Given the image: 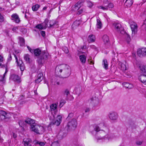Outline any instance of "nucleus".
<instances>
[{"instance_id":"f257e3e1","label":"nucleus","mask_w":146,"mask_h":146,"mask_svg":"<svg viewBox=\"0 0 146 146\" xmlns=\"http://www.w3.org/2000/svg\"><path fill=\"white\" fill-rule=\"evenodd\" d=\"M55 71L60 74L61 77L63 78L68 77L71 74V70L68 65L62 64L58 65L55 68Z\"/></svg>"},{"instance_id":"f03ea898","label":"nucleus","mask_w":146,"mask_h":146,"mask_svg":"<svg viewBox=\"0 0 146 146\" xmlns=\"http://www.w3.org/2000/svg\"><path fill=\"white\" fill-rule=\"evenodd\" d=\"M34 54L35 56H38L37 62L39 65H43L48 58V54L44 51L41 52L38 48L34 49Z\"/></svg>"},{"instance_id":"7ed1b4c3","label":"nucleus","mask_w":146,"mask_h":146,"mask_svg":"<svg viewBox=\"0 0 146 146\" xmlns=\"http://www.w3.org/2000/svg\"><path fill=\"white\" fill-rule=\"evenodd\" d=\"M30 129L32 131L37 134H41L44 131V127L35 123L31 125Z\"/></svg>"},{"instance_id":"20e7f679","label":"nucleus","mask_w":146,"mask_h":146,"mask_svg":"<svg viewBox=\"0 0 146 146\" xmlns=\"http://www.w3.org/2000/svg\"><path fill=\"white\" fill-rule=\"evenodd\" d=\"M77 124L76 119H73L71 121L68 122L65 127V129L68 131L74 130L76 127Z\"/></svg>"},{"instance_id":"39448f33","label":"nucleus","mask_w":146,"mask_h":146,"mask_svg":"<svg viewBox=\"0 0 146 146\" xmlns=\"http://www.w3.org/2000/svg\"><path fill=\"white\" fill-rule=\"evenodd\" d=\"M35 122V120L31 118L27 119L25 120H20L19 121V124L20 126L21 127H23L26 126V124H30L31 125L32 124H33Z\"/></svg>"},{"instance_id":"423d86ee","label":"nucleus","mask_w":146,"mask_h":146,"mask_svg":"<svg viewBox=\"0 0 146 146\" xmlns=\"http://www.w3.org/2000/svg\"><path fill=\"white\" fill-rule=\"evenodd\" d=\"M62 119V117L61 115H58L56 119H53L52 121L48 125V127H51L54 125H55L57 126H58L61 122Z\"/></svg>"},{"instance_id":"0eeeda50","label":"nucleus","mask_w":146,"mask_h":146,"mask_svg":"<svg viewBox=\"0 0 146 146\" xmlns=\"http://www.w3.org/2000/svg\"><path fill=\"white\" fill-rule=\"evenodd\" d=\"M113 26L114 27L115 30L119 33L122 34H124L125 33L124 29L121 26V24L117 23H115L113 24Z\"/></svg>"},{"instance_id":"6e6552de","label":"nucleus","mask_w":146,"mask_h":146,"mask_svg":"<svg viewBox=\"0 0 146 146\" xmlns=\"http://www.w3.org/2000/svg\"><path fill=\"white\" fill-rule=\"evenodd\" d=\"M109 117L112 121H116L118 117L117 113L115 112H111L108 115Z\"/></svg>"},{"instance_id":"1a4fd4ad","label":"nucleus","mask_w":146,"mask_h":146,"mask_svg":"<svg viewBox=\"0 0 146 146\" xmlns=\"http://www.w3.org/2000/svg\"><path fill=\"white\" fill-rule=\"evenodd\" d=\"M138 55L140 57H143L146 56V48H143L139 49L137 50Z\"/></svg>"},{"instance_id":"9d476101","label":"nucleus","mask_w":146,"mask_h":146,"mask_svg":"<svg viewBox=\"0 0 146 146\" xmlns=\"http://www.w3.org/2000/svg\"><path fill=\"white\" fill-rule=\"evenodd\" d=\"M102 39L104 44L107 47L110 46V43L109 36L106 35H104L102 37Z\"/></svg>"},{"instance_id":"9b49d317","label":"nucleus","mask_w":146,"mask_h":146,"mask_svg":"<svg viewBox=\"0 0 146 146\" xmlns=\"http://www.w3.org/2000/svg\"><path fill=\"white\" fill-rule=\"evenodd\" d=\"M11 19L16 23H19L21 21L20 18L18 15L16 13L13 14L11 16Z\"/></svg>"},{"instance_id":"f8f14e48","label":"nucleus","mask_w":146,"mask_h":146,"mask_svg":"<svg viewBox=\"0 0 146 146\" xmlns=\"http://www.w3.org/2000/svg\"><path fill=\"white\" fill-rule=\"evenodd\" d=\"M10 78L14 82H17L18 83L20 82L21 81L20 77L18 75L15 74L11 75L10 76Z\"/></svg>"},{"instance_id":"ddd939ff","label":"nucleus","mask_w":146,"mask_h":146,"mask_svg":"<svg viewBox=\"0 0 146 146\" xmlns=\"http://www.w3.org/2000/svg\"><path fill=\"white\" fill-rule=\"evenodd\" d=\"M131 28L132 31V35H133V34H134V35H135V34L136 33L137 31V24L135 23H133L131 25Z\"/></svg>"},{"instance_id":"4468645a","label":"nucleus","mask_w":146,"mask_h":146,"mask_svg":"<svg viewBox=\"0 0 146 146\" xmlns=\"http://www.w3.org/2000/svg\"><path fill=\"white\" fill-rule=\"evenodd\" d=\"M25 146H31L32 141L29 138H24L23 140Z\"/></svg>"},{"instance_id":"2eb2a0df","label":"nucleus","mask_w":146,"mask_h":146,"mask_svg":"<svg viewBox=\"0 0 146 146\" xmlns=\"http://www.w3.org/2000/svg\"><path fill=\"white\" fill-rule=\"evenodd\" d=\"M139 79L142 83L146 85V74H143L139 77Z\"/></svg>"},{"instance_id":"dca6fc26","label":"nucleus","mask_w":146,"mask_h":146,"mask_svg":"<svg viewBox=\"0 0 146 146\" xmlns=\"http://www.w3.org/2000/svg\"><path fill=\"white\" fill-rule=\"evenodd\" d=\"M43 77V74L42 73H39L37 76V79L35 80V82L37 83H39L42 80Z\"/></svg>"},{"instance_id":"f3484780","label":"nucleus","mask_w":146,"mask_h":146,"mask_svg":"<svg viewBox=\"0 0 146 146\" xmlns=\"http://www.w3.org/2000/svg\"><path fill=\"white\" fill-rule=\"evenodd\" d=\"M17 64L18 66H19L22 72L23 71L25 68V66L23 61L21 60H19Z\"/></svg>"},{"instance_id":"a211bd4d","label":"nucleus","mask_w":146,"mask_h":146,"mask_svg":"<svg viewBox=\"0 0 146 146\" xmlns=\"http://www.w3.org/2000/svg\"><path fill=\"white\" fill-rule=\"evenodd\" d=\"M119 67L121 70L123 71L125 70H126V65L120 62H118Z\"/></svg>"},{"instance_id":"6ab92c4d","label":"nucleus","mask_w":146,"mask_h":146,"mask_svg":"<svg viewBox=\"0 0 146 146\" xmlns=\"http://www.w3.org/2000/svg\"><path fill=\"white\" fill-rule=\"evenodd\" d=\"M24 58V59L27 63H29L32 62V60L30 58V56L28 54L25 55Z\"/></svg>"},{"instance_id":"aec40b11","label":"nucleus","mask_w":146,"mask_h":146,"mask_svg":"<svg viewBox=\"0 0 146 146\" xmlns=\"http://www.w3.org/2000/svg\"><path fill=\"white\" fill-rule=\"evenodd\" d=\"M86 56L84 55H81L79 56L80 60L82 64H84L86 62Z\"/></svg>"},{"instance_id":"412c9836","label":"nucleus","mask_w":146,"mask_h":146,"mask_svg":"<svg viewBox=\"0 0 146 146\" xmlns=\"http://www.w3.org/2000/svg\"><path fill=\"white\" fill-rule=\"evenodd\" d=\"M88 40L89 42H94L95 40V37L94 35H91L89 36Z\"/></svg>"},{"instance_id":"4be33fe9","label":"nucleus","mask_w":146,"mask_h":146,"mask_svg":"<svg viewBox=\"0 0 146 146\" xmlns=\"http://www.w3.org/2000/svg\"><path fill=\"white\" fill-rule=\"evenodd\" d=\"M139 67L142 74H146V65L139 66Z\"/></svg>"},{"instance_id":"5701e85b","label":"nucleus","mask_w":146,"mask_h":146,"mask_svg":"<svg viewBox=\"0 0 146 146\" xmlns=\"http://www.w3.org/2000/svg\"><path fill=\"white\" fill-rule=\"evenodd\" d=\"M123 85L124 87L129 89H131L133 87L132 84L126 82L123 83Z\"/></svg>"},{"instance_id":"b1692460","label":"nucleus","mask_w":146,"mask_h":146,"mask_svg":"<svg viewBox=\"0 0 146 146\" xmlns=\"http://www.w3.org/2000/svg\"><path fill=\"white\" fill-rule=\"evenodd\" d=\"M48 20L47 19H45L44 22L42 24L44 29H45L48 27Z\"/></svg>"},{"instance_id":"393cba45","label":"nucleus","mask_w":146,"mask_h":146,"mask_svg":"<svg viewBox=\"0 0 146 146\" xmlns=\"http://www.w3.org/2000/svg\"><path fill=\"white\" fill-rule=\"evenodd\" d=\"M102 65H104V68L106 69L108 68V64L107 60L106 59H104L103 61Z\"/></svg>"},{"instance_id":"a878e982","label":"nucleus","mask_w":146,"mask_h":146,"mask_svg":"<svg viewBox=\"0 0 146 146\" xmlns=\"http://www.w3.org/2000/svg\"><path fill=\"white\" fill-rule=\"evenodd\" d=\"M19 43L21 46H24L25 44V40L23 38L21 37H19Z\"/></svg>"},{"instance_id":"bb28decb","label":"nucleus","mask_w":146,"mask_h":146,"mask_svg":"<svg viewBox=\"0 0 146 146\" xmlns=\"http://www.w3.org/2000/svg\"><path fill=\"white\" fill-rule=\"evenodd\" d=\"M133 0H127L125 2V4L128 7H130L133 3Z\"/></svg>"},{"instance_id":"cd10ccee","label":"nucleus","mask_w":146,"mask_h":146,"mask_svg":"<svg viewBox=\"0 0 146 146\" xmlns=\"http://www.w3.org/2000/svg\"><path fill=\"white\" fill-rule=\"evenodd\" d=\"M51 111L57 110V105L56 104H52L50 106Z\"/></svg>"},{"instance_id":"c85d7f7f","label":"nucleus","mask_w":146,"mask_h":146,"mask_svg":"<svg viewBox=\"0 0 146 146\" xmlns=\"http://www.w3.org/2000/svg\"><path fill=\"white\" fill-rule=\"evenodd\" d=\"M97 24H96L97 27L98 28L101 29L102 27V24L101 21L99 19H97Z\"/></svg>"},{"instance_id":"c756f323","label":"nucleus","mask_w":146,"mask_h":146,"mask_svg":"<svg viewBox=\"0 0 146 146\" xmlns=\"http://www.w3.org/2000/svg\"><path fill=\"white\" fill-rule=\"evenodd\" d=\"M56 24V21L54 20H51L49 22V26L48 27H52L54 26Z\"/></svg>"},{"instance_id":"7c9ffc66","label":"nucleus","mask_w":146,"mask_h":146,"mask_svg":"<svg viewBox=\"0 0 146 146\" xmlns=\"http://www.w3.org/2000/svg\"><path fill=\"white\" fill-rule=\"evenodd\" d=\"M40 7V5H35L32 6V10L34 11H36L38 10V8Z\"/></svg>"},{"instance_id":"2f4dec72","label":"nucleus","mask_w":146,"mask_h":146,"mask_svg":"<svg viewBox=\"0 0 146 146\" xmlns=\"http://www.w3.org/2000/svg\"><path fill=\"white\" fill-rule=\"evenodd\" d=\"M11 117L10 114L8 113H6L5 115L2 118L3 119H10Z\"/></svg>"},{"instance_id":"473e14b6","label":"nucleus","mask_w":146,"mask_h":146,"mask_svg":"<svg viewBox=\"0 0 146 146\" xmlns=\"http://www.w3.org/2000/svg\"><path fill=\"white\" fill-rule=\"evenodd\" d=\"M35 27L36 28L39 29H44L42 24H39L36 25Z\"/></svg>"},{"instance_id":"72a5a7b5","label":"nucleus","mask_w":146,"mask_h":146,"mask_svg":"<svg viewBox=\"0 0 146 146\" xmlns=\"http://www.w3.org/2000/svg\"><path fill=\"white\" fill-rule=\"evenodd\" d=\"M51 146H59V144L58 141L53 142Z\"/></svg>"},{"instance_id":"f704fd0d","label":"nucleus","mask_w":146,"mask_h":146,"mask_svg":"<svg viewBox=\"0 0 146 146\" xmlns=\"http://www.w3.org/2000/svg\"><path fill=\"white\" fill-rule=\"evenodd\" d=\"M62 50L66 54L68 53L69 52L68 48L67 47H63Z\"/></svg>"},{"instance_id":"c9c22d12","label":"nucleus","mask_w":146,"mask_h":146,"mask_svg":"<svg viewBox=\"0 0 146 146\" xmlns=\"http://www.w3.org/2000/svg\"><path fill=\"white\" fill-rule=\"evenodd\" d=\"M7 112L3 110L0 111V114H1L0 117L2 119L3 118L1 117H4L5 115V114Z\"/></svg>"},{"instance_id":"e433bc0d","label":"nucleus","mask_w":146,"mask_h":146,"mask_svg":"<svg viewBox=\"0 0 146 146\" xmlns=\"http://www.w3.org/2000/svg\"><path fill=\"white\" fill-rule=\"evenodd\" d=\"M75 90L77 92V94H78L79 95L81 93V90L80 88H76Z\"/></svg>"},{"instance_id":"4c0bfd02","label":"nucleus","mask_w":146,"mask_h":146,"mask_svg":"<svg viewBox=\"0 0 146 146\" xmlns=\"http://www.w3.org/2000/svg\"><path fill=\"white\" fill-rule=\"evenodd\" d=\"M98 7L99 9H102L103 10H107L108 9V7L107 6H105V7H103L102 6H100Z\"/></svg>"},{"instance_id":"58836bf2","label":"nucleus","mask_w":146,"mask_h":146,"mask_svg":"<svg viewBox=\"0 0 146 146\" xmlns=\"http://www.w3.org/2000/svg\"><path fill=\"white\" fill-rule=\"evenodd\" d=\"M80 24V22L79 20L76 21L74 23V24L76 26H79Z\"/></svg>"},{"instance_id":"ea45409f","label":"nucleus","mask_w":146,"mask_h":146,"mask_svg":"<svg viewBox=\"0 0 146 146\" xmlns=\"http://www.w3.org/2000/svg\"><path fill=\"white\" fill-rule=\"evenodd\" d=\"M70 94V92L68 89H66L64 92V94L65 95H66V97H67L68 95Z\"/></svg>"},{"instance_id":"a19ab883","label":"nucleus","mask_w":146,"mask_h":146,"mask_svg":"<svg viewBox=\"0 0 146 146\" xmlns=\"http://www.w3.org/2000/svg\"><path fill=\"white\" fill-rule=\"evenodd\" d=\"M81 2L78 1L77 3L75 4V6L76 9H77V7H79V9L81 7L80 5L81 4Z\"/></svg>"},{"instance_id":"79ce46f5","label":"nucleus","mask_w":146,"mask_h":146,"mask_svg":"<svg viewBox=\"0 0 146 146\" xmlns=\"http://www.w3.org/2000/svg\"><path fill=\"white\" fill-rule=\"evenodd\" d=\"M125 37L126 38V40L128 42L131 40V38L130 36L127 34H126Z\"/></svg>"},{"instance_id":"37998d69","label":"nucleus","mask_w":146,"mask_h":146,"mask_svg":"<svg viewBox=\"0 0 146 146\" xmlns=\"http://www.w3.org/2000/svg\"><path fill=\"white\" fill-rule=\"evenodd\" d=\"M35 143L36 144H38L40 146H44L45 145V143L43 142H39L38 141H36Z\"/></svg>"},{"instance_id":"c03bdc74","label":"nucleus","mask_w":146,"mask_h":146,"mask_svg":"<svg viewBox=\"0 0 146 146\" xmlns=\"http://www.w3.org/2000/svg\"><path fill=\"white\" fill-rule=\"evenodd\" d=\"M66 102L64 100H62L60 101L59 106L60 107H62L65 103Z\"/></svg>"},{"instance_id":"a18cd8bd","label":"nucleus","mask_w":146,"mask_h":146,"mask_svg":"<svg viewBox=\"0 0 146 146\" xmlns=\"http://www.w3.org/2000/svg\"><path fill=\"white\" fill-rule=\"evenodd\" d=\"M5 75H0V81L3 82L5 80Z\"/></svg>"},{"instance_id":"49530a36","label":"nucleus","mask_w":146,"mask_h":146,"mask_svg":"<svg viewBox=\"0 0 146 146\" xmlns=\"http://www.w3.org/2000/svg\"><path fill=\"white\" fill-rule=\"evenodd\" d=\"M83 12V9H79L77 13V14L80 15L82 14Z\"/></svg>"},{"instance_id":"de8ad7c7","label":"nucleus","mask_w":146,"mask_h":146,"mask_svg":"<svg viewBox=\"0 0 146 146\" xmlns=\"http://www.w3.org/2000/svg\"><path fill=\"white\" fill-rule=\"evenodd\" d=\"M108 7V8H112L113 7V3H109L108 6H107Z\"/></svg>"},{"instance_id":"09e8293b","label":"nucleus","mask_w":146,"mask_h":146,"mask_svg":"<svg viewBox=\"0 0 146 146\" xmlns=\"http://www.w3.org/2000/svg\"><path fill=\"white\" fill-rule=\"evenodd\" d=\"M74 114L72 113H70L68 114V116L67 118V119H70L73 116Z\"/></svg>"},{"instance_id":"8fccbe9b","label":"nucleus","mask_w":146,"mask_h":146,"mask_svg":"<svg viewBox=\"0 0 146 146\" xmlns=\"http://www.w3.org/2000/svg\"><path fill=\"white\" fill-rule=\"evenodd\" d=\"M4 21V17L2 15H1L0 13V22H3Z\"/></svg>"},{"instance_id":"3c124183","label":"nucleus","mask_w":146,"mask_h":146,"mask_svg":"<svg viewBox=\"0 0 146 146\" xmlns=\"http://www.w3.org/2000/svg\"><path fill=\"white\" fill-rule=\"evenodd\" d=\"M142 141H138L136 142V144L138 145H141L142 144Z\"/></svg>"},{"instance_id":"603ef678","label":"nucleus","mask_w":146,"mask_h":146,"mask_svg":"<svg viewBox=\"0 0 146 146\" xmlns=\"http://www.w3.org/2000/svg\"><path fill=\"white\" fill-rule=\"evenodd\" d=\"M94 130L96 132H98L100 130L99 127H96L94 129Z\"/></svg>"},{"instance_id":"864d4df0","label":"nucleus","mask_w":146,"mask_h":146,"mask_svg":"<svg viewBox=\"0 0 146 146\" xmlns=\"http://www.w3.org/2000/svg\"><path fill=\"white\" fill-rule=\"evenodd\" d=\"M88 3L89 7H92V6H93V3L90 2H88Z\"/></svg>"},{"instance_id":"5fc2aeb1","label":"nucleus","mask_w":146,"mask_h":146,"mask_svg":"<svg viewBox=\"0 0 146 146\" xmlns=\"http://www.w3.org/2000/svg\"><path fill=\"white\" fill-rule=\"evenodd\" d=\"M40 33L42 36H45V32L44 31H41Z\"/></svg>"},{"instance_id":"6e6d98bb","label":"nucleus","mask_w":146,"mask_h":146,"mask_svg":"<svg viewBox=\"0 0 146 146\" xmlns=\"http://www.w3.org/2000/svg\"><path fill=\"white\" fill-rule=\"evenodd\" d=\"M12 59V57L10 54L9 55V57L8 58V60L9 61H10Z\"/></svg>"},{"instance_id":"4d7b16f0","label":"nucleus","mask_w":146,"mask_h":146,"mask_svg":"<svg viewBox=\"0 0 146 146\" xmlns=\"http://www.w3.org/2000/svg\"><path fill=\"white\" fill-rule=\"evenodd\" d=\"M18 28L17 27H14L13 28L12 30L14 32H15L17 29Z\"/></svg>"},{"instance_id":"13d9d810","label":"nucleus","mask_w":146,"mask_h":146,"mask_svg":"<svg viewBox=\"0 0 146 146\" xmlns=\"http://www.w3.org/2000/svg\"><path fill=\"white\" fill-rule=\"evenodd\" d=\"M90 110V109L89 108H87L85 111V112H89Z\"/></svg>"},{"instance_id":"bf43d9fd","label":"nucleus","mask_w":146,"mask_h":146,"mask_svg":"<svg viewBox=\"0 0 146 146\" xmlns=\"http://www.w3.org/2000/svg\"><path fill=\"white\" fill-rule=\"evenodd\" d=\"M27 10H26V12L25 13V18L26 19H28V17L27 16V15L26 14V13H27Z\"/></svg>"},{"instance_id":"052dcab7","label":"nucleus","mask_w":146,"mask_h":146,"mask_svg":"<svg viewBox=\"0 0 146 146\" xmlns=\"http://www.w3.org/2000/svg\"><path fill=\"white\" fill-rule=\"evenodd\" d=\"M3 57L0 55V61H3Z\"/></svg>"},{"instance_id":"680f3d73","label":"nucleus","mask_w":146,"mask_h":146,"mask_svg":"<svg viewBox=\"0 0 146 146\" xmlns=\"http://www.w3.org/2000/svg\"><path fill=\"white\" fill-rule=\"evenodd\" d=\"M5 33H6V36H9V32L7 31H5Z\"/></svg>"},{"instance_id":"e2e57ef3","label":"nucleus","mask_w":146,"mask_h":146,"mask_svg":"<svg viewBox=\"0 0 146 146\" xmlns=\"http://www.w3.org/2000/svg\"><path fill=\"white\" fill-rule=\"evenodd\" d=\"M29 51H30V52H31L32 53H34V50L31 49Z\"/></svg>"},{"instance_id":"0e129e2a","label":"nucleus","mask_w":146,"mask_h":146,"mask_svg":"<svg viewBox=\"0 0 146 146\" xmlns=\"http://www.w3.org/2000/svg\"><path fill=\"white\" fill-rule=\"evenodd\" d=\"M13 137L14 138H15L17 137V135L14 133H13Z\"/></svg>"},{"instance_id":"69168bd1","label":"nucleus","mask_w":146,"mask_h":146,"mask_svg":"<svg viewBox=\"0 0 146 146\" xmlns=\"http://www.w3.org/2000/svg\"><path fill=\"white\" fill-rule=\"evenodd\" d=\"M15 58L16 60V62L17 63V64H18V63L19 62H18V59L17 56H16V58Z\"/></svg>"},{"instance_id":"338daca9","label":"nucleus","mask_w":146,"mask_h":146,"mask_svg":"<svg viewBox=\"0 0 146 146\" xmlns=\"http://www.w3.org/2000/svg\"><path fill=\"white\" fill-rule=\"evenodd\" d=\"M47 8V7H44L43 8V10H45Z\"/></svg>"},{"instance_id":"774afa93","label":"nucleus","mask_w":146,"mask_h":146,"mask_svg":"<svg viewBox=\"0 0 146 146\" xmlns=\"http://www.w3.org/2000/svg\"><path fill=\"white\" fill-rule=\"evenodd\" d=\"M103 139V138L102 137H101V138H100V137H98L97 138V140H100V139Z\"/></svg>"}]
</instances>
